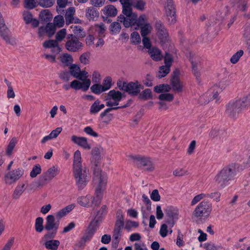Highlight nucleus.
I'll use <instances>...</instances> for the list:
<instances>
[{"mask_svg":"<svg viewBox=\"0 0 250 250\" xmlns=\"http://www.w3.org/2000/svg\"><path fill=\"white\" fill-rule=\"evenodd\" d=\"M55 25L53 22H48L45 26H41L38 29V35L39 37L43 36L46 33L50 38L56 31Z\"/></svg>","mask_w":250,"mask_h":250,"instance_id":"obj_12","label":"nucleus"},{"mask_svg":"<svg viewBox=\"0 0 250 250\" xmlns=\"http://www.w3.org/2000/svg\"><path fill=\"white\" fill-rule=\"evenodd\" d=\"M100 103V101L99 100H97L94 103L91 105L90 108V113L92 114H95L98 113L100 109L99 106V104Z\"/></svg>","mask_w":250,"mask_h":250,"instance_id":"obj_52","label":"nucleus"},{"mask_svg":"<svg viewBox=\"0 0 250 250\" xmlns=\"http://www.w3.org/2000/svg\"><path fill=\"white\" fill-rule=\"evenodd\" d=\"M123 95L119 91L111 90L107 93L106 100H113L119 104L120 101L122 99Z\"/></svg>","mask_w":250,"mask_h":250,"instance_id":"obj_24","label":"nucleus"},{"mask_svg":"<svg viewBox=\"0 0 250 250\" xmlns=\"http://www.w3.org/2000/svg\"><path fill=\"white\" fill-rule=\"evenodd\" d=\"M120 21L123 22L125 27H134L135 29L141 27V34L146 37L151 31V27L149 23H145L144 17H118Z\"/></svg>","mask_w":250,"mask_h":250,"instance_id":"obj_3","label":"nucleus"},{"mask_svg":"<svg viewBox=\"0 0 250 250\" xmlns=\"http://www.w3.org/2000/svg\"><path fill=\"white\" fill-rule=\"evenodd\" d=\"M237 7L239 10L245 11L247 8L248 1L247 0H235Z\"/></svg>","mask_w":250,"mask_h":250,"instance_id":"obj_45","label":"nucleus"},{"mask_svg":"<svg viewBox=\"0 0 250 250\" xmlns=\"http://www.w3.org/2000/svg\"><path fill=\"white\" fill-rule=\"evenodd\" d=\"M102 216H95L93 219L90 222L87 231L90 235H93L99 228L100 223L102 222Z\"/></svg>","mask_w":250,"mask_h":250,"instance_id":"obj_20","label":"nucleus"},{"mask_svg":"<svg viewBox=\"0 0 250 250\" xmlns=\"http://www.w3.org/2000/svg\"><path fill=\"white\" fill-rule=\"evenodd\" d=\"M139 226V223L137 222L133 221L131 220H127L126 221L125 229L128 231H131L132 228H138Z\"/></svg>","mask_w":250,"mask_h":250,"instance_id":"obj_46","label":"nucleus"},{"mask_svg":"<svg viewBox=\"0 0 250 250\" xmlns=\"http://www.w3.org/2000/svg\"><path fill=\"white\" fill-rule=\"evenodd\" d=\"M122 5V13L125 16H137L132 12L133 3L129 0H120Z\"/></svg>","mask_w":250,"mask_h":250,"instance_id":"obj_17","label":"nucleus"},{"mask_svg":"<svg viewBox=\"0 0 250 250\" xmlns=\"http://www.w3.org/2000/svg\"><path fill=\"white\" fill-rule=\"evenodd\" d=\"M67 39L65 46L68 51L75 52L82 49L83 44L75 35L69 34Z\"/></svg>","mask_w":250,"mask_h":250,"instance_id":"obj_11","label":"nucleus"},{"mask_svg":"<svg viewBox=\"0 0 250 250\" xmlns=\"http://www.w3.org/2000/svg\"><path fill=\"white\" fill-rule=\"evenodd\" d=\"M95 7H88L86 10V16H99V11Z\"/></svg>","mask_w":250,"mask_h":250,"instance_id":"obj_62","label":"nucleus"},{"mask_svg":"<svg viewBox=\"0 0 250 250\" xmlns=\"http://www.w3.org/2000/svg\"><path fill=\"white\" fill-rule=\"evenodd\" d=\"M55 3V0H39L38 4L42 7H51Z\"/></svg>","mask_w":250,"mask_h":250,"instance_id":"obj_49","label":"nucleus"},{"mask_svg":"<svg viewBox=\"0 0 250 250\" xmlns=\"http://www.w3.org/2000/svg\"><path fill=\"white\" fill-rule=\"evenodd\" d=\"M188 171L184 168H178L173 171V174L175 176H182L186 175Z\"/></svg>","mask_w":250,"mask_h":250,"instance_id":"obj_63","label":"nucleus"},{"mask_svg":"<svg viewBox=\"0 0 250 250\" xmlns=\"http://www.w3.org/2000/svg\"><path fill=\"white\" fill-rule=\"evenodd\" d=\"M164 58L165 65L170 67L173 62V57L172 55L166 52Z\"/></svg>","mask_w":250,"mask_h":250,"instance_id":"obj_59","label":"nucleus"},{"mask_svg":"<svg viewBox=\"0 0 250 250\" xmlns=\"http://www.w3.org/2000/svg\"><path fill=\"white\" fill-rule=\"evenodd\" d=\"M33 17H23V20L26 24H31L32 27L36 28L39 26V21L36 19H33Z\"/></svg>","mask_w":250,"mask_h":250,"instance_id":"obj_40","label":"nucleus"},{"mask_svg":"<svg viewBox=\"0 0 250 250\" xmlns=\"http://www.w3.org/2000/svg\"><path fill=\"white\" fill-rule=\"evenodd\" d=\"M59 223L55 222V217L53 215H48L45 218L44 229L48 231L52 230L51 232H48L44 235L46 239H53L55 237L57 231L59 228Z\"/></svg>","mask_w":250,"mask_h":250,"instance_id":"obj_6","label":"nucleus"},{"mask_svg":"<svg viewBox=\"0 0 250 250\" xmlns=\"http://www.w3.org/2000/svg\"><path fill=\"white\" fill-rule=\"evenodd\" d=\"M167 3L165 6L166 16H176V9L172 0H167Z\"/></svg>","mask_w":250,"mask_h":250,"instance_id":"obj_27","label":"nucleus"},{"mask_svg":"<svg viewBox=\"0 0 250 250\" xmlns=\"http://www.w3.org/2000/svg\"><path fill=\"white\" fill-rule=\"evenodd\" d=\"M42 172L41 167L40 164H36L35 165L32 170L30 173V176L31 178L36 177L38 174H40Z\"/></svg>","mask_w":250,"mask_h":250,"instance_id":"obj_44","label":"nucleus"},{"mask_svg":"<svg viewBox=\"0 0 250 250\" xmlns=\"http://www.w3.org/2000/svg\"><path fill=\"white\" fill-rule=\"evenodd\" d=\"M82 167V157L81 152L77 150L74 154L73 169L79 168Z\"/></svg>","mask_w":250,"mask_h":250,"instance_id":"obj_26","label":"nucleus"},{"mask_svg":"<svg viewBox=\"0 0 250 250\" xmlns=\"http://www.w3.org/2000/svg\"><path fill=\"white\" fill-rule=\"evenodd\" d=\"M57 45H58V42L56 40H49L45 41L43 43V46L45 48H51L53 47L56 46Z\"/></svg>","mask_w":250,"mask_h":250,"instance_id":"obj_53","label":"nucleus"},{"mask_svg":"<svg viewBox=\"0 0 250 250\" xmlns=\"http://www.w3.org/2000/svg\"><path fill=\"white\" fill-rule=\"evenodd\" d=\"M122 230L114 229L112 235V243L118 246L122 237Z\"/></svg>","mask_w":250,"mask_h":250,"instance_id":"obj_37","label":"nucleus"},{"mask_svg":"<svg viewBox=\"0 0 250 250\" xmlns=\"http://www.w3.org/2000/svg\"><path fill=\"white\" fill-rule=\"evenodd\" d=\"M244 52L242 50H240L234 54L230 59V62L235 64L238 62L241 57L243 55Z\"/></svg>","mask_w":250,"mask_h":250,"instance_id":"obj_50","label":"nucleus"},{"mask_svg":"<svg viewBox=\"0 0 250 250\" xmlns=\"http://www.w3.org/2000/svg\"><path fill=\"white\" fill-rule=\"evenodd\" d=\"M124 225V220L123 216H118L117 219L115 222V228L114 229L122 230Z\"/></svg>","mask_w":250,"mask_h":250,"instance_id":"obj_55","label":"nucleus"},{"mask_svg":"<svg viewBox=\"0 0 250 250\" xmlns=\"http://www.w3.org/2000/svg\"><path fill=\"white\" fill-rule=\"evenodd\" d=\"M93 182L97 186L95 194L96 197L90 195L81 196L78 198L79 204L84 207H89L92 206H98L103 198V191L105 189L107 184V176L103 173L99 168H95L94 171Z\"/></svg>","mask_w":250,"mask_h":250,"instance_id":"obj_1","label":"nucleus"},{"mask_svg":"<svg viewBox=\"0 0 250 250\" xmlns=\"http://www.w3.org/2000/svg\"><path fill=\"white\" fill-rule=\"evenodd\" d=\"M25 190V184L18 185L14 189L12 197L14 199H19Z\"/></svg>","mask_w":250,"mask_h":250,"instance_id":"obj_32","label":"nucleus"},{"mask_svg":"<svg viewBox=\"0 0 250 250\" xmlns=\"http://www.w3.org/2000/svg\"><path fill=\"white\" fill-rule=\"evenodd\" d=\"M126 91L129 94L132 95H137L140 92L141 89L143 88V86L139 84L138 81L136 82H130L127 83L126 87Z\"/></svg>","mask_w":250,"mask_h":250,"instance_id":"obj_21","label":"nucleus"},{"mask_svg":"<svg viewBox=\"0 0 250 250\" xmlns=\"http://www.w3.org/2000/svg\"><path fill=\"white\" fill-rule=\"evenodd\" d=\"M24 174V170L22 168H18L6 173L2 180L7 185H11L16 183Z\"/></svg>","mask_w":250,"mask_h":250,"instance_id":"obj_8","label":"nucleus"},{"mask_svg":"<svg viewBox=\"0 0 250 250\" xmlns=\"http://www.w3.org/2000/svg\"><path fill=\"white\" fill-rule=\"evenodd\" d=\"M203 247L206 250H221L222 249L221 246L216 245L211 242L204 243Z\"/></svg>","mask_w":250,"mask_h":250,"instance_id":"obj_47","label":"nucleus"},{"mask_svg":"<svg viewBox=\"0 0 250 250\" xmlns=\"http://www.w3.org/2000/svg\"><path fill=\"white\" fill-rule=\"evenodd\" d=\"M90 89L93 93L97 95L100 94L103 92L105 91L102 85L98 83H96L92 85L90 87Z\"/></svg>","mask_w":250,"mask_h":250,"instance_id":"obj_42","label":"nucleus"},{"mask_svg":"<svg viewBox=\"0 0 250 250\" xmlns=\"http://www.w3.org/2000/svg\"><path fill=\"white\" fill-rule=\"evenodd\" d=\"M59 78L64 82H68L70 80V74L69 72L62 71L59 73Z\"/></svg>","mask_w":250,"mask_h":250,"instance_id":"obj_57","label":"nucleus"},{"mask_svg":"<svg viewBox=\"0 0 250 250\" xmlns=\"http://www.w3.org/2000/svg\"><path fill=\"white\" fill-rule=\"evenodd\" d=\"M72 31L75 36H77L79 38H83L85 36V33L83 29L79 25L71 27Z\"/></svg>","mask_w":250,"mask_h":250,"instance_id":"obj_35","label":"nucleus"},{"mask_svg":"<svg viewBox=\"0 0 250 250\" xmlns=\"http://www.w3.org/2000/svg\"><path fill=\"white\" fill-rule=\"evenodd\" d=\"M80 70L81 69L78 65L75 64H71L69 67L70 74L76 78L78 77V74Z\"/></svg>","mask_w":250,"mask_h":250,"instance_id":"obj_43","label":"nucleus"},{"mask_svg":"<svg viewBox=\"0 0 250 250\" xmlns=\"http://www.w3.org/2000/svg\"><path fill=\"white\" fill-rule=\"evenodd\" d=\"M165 213L168 218H176V220H177L178 218V210L174 207H167L165 209Z\"/></svg>","mask_w":250,"mask_h":250,"instance_id":"obj_28","label":"nucleus"},{"mask_svg":"<svg viewBox=\"0 0 250 250\" xmlns=\"http://www.w3.org/2000/svg\"><path fill=\"white\" fill-rule=\"evenodd\" d=\"M53 23L55 25L56 28H61L64 25V21L63 17H54Z\"/></svg>","mask_w":250,"mask_h":250,"instance_id":"obj_54","label":"nucleus"},{"mask_svg":"<svg viewBox=\"0 0 250 250\" xmlns=\"http://www.w3.org/2000/svg\"><path fill=\"white\" fill-rule=\"evenodd\" d=\"M78 77H76V78L79 80L82 81V82L89 80L88 79H87L88 77V73L84 70H80L79 72V74H78Z\"/></svg>","mask_w":250,"mask_h":250,"instance_id":"obj_64","label":"nucleus"},{"mask_svg":"<svg viewBox=\"0 0 250 250\" xmlns=\"http://www.w3.org/2000/svg\"><path fill=\"white\" fill-rule=\"evenodd\" d=\"M139 98L143 100H147L152 98V92L150 89H146L140 94Z\"/></svg>","mask_w":250,"mask_h":250,"instance_id":"obj_48","label":"nucleus"},{"mask_svg":"<svg viewBox=\"0 0 250 250\" xmlns=\"http://www.w3.org/2000/svg\"><path fill=\"white\" fill-rule=\"evenodd\" d=\"M157 33L160 40L162 42H165L168 36L167 32L164 25L160 21H157L155 24Z\"/></svg>","mask_w":250,"mask_h":250,"instance_id":"obj_19","label":"nucleus"},{"mask_svg":"<svg viewBox=\"0 0 250 250\" xmlns=\"http://www.w3.org/2000/svg\"><path fill=\"white\" fill-rule=\"evenodd\" d=\"M43 219L41 217H38L36 219L35 229L37 232H41L42 231L43 228Z\"/></svg>","mask_w":250,"mask_h":250,"instance_id":"obj_39","label":"nucleus"},{"mask_svg":"<svg viewBox=\"0 0 250 250\" xmlns=\"http://www.w3.org/2000/svg\"><path fill=\"white\" fill-rule=\"evenodd\" d=\"M192 72L196 77V80L199 83H201V65L199 61H191Z\"/></svg>","mask_w":250,"mask_h":250,"instance_id":"obj_22","label":"nucleus"},{"mask_svg":"<svg viewBox=\"0 0 250 250\" xmlns=\"http://www.w3.org/2000/svg\"><path fill=\"white\" fill-rule=\"evenodd\" d=\"M243 170L242 166L237 163H232L224 167L215 176V183L221 188H224L233 180L238 172Z\"/></svg>","mask_w":250,"mask_h":250,"instance_id":"obj_2","label":"nucleus"},{"mask_svg":"<svg viewBox=\"0 0 250 250\" xmlns=\"http://www.w3.org/2000/svg\"><path fill=\"white\" fill-rule=\"evenodd\" d=\"M121 29V25L118 22L114 21L110 25L109 30L111 33L113 35L118 34L120 32Z\"/></svg>","mask_w":250,"mask_h":250,"instance_id":"obj_38","label":"nucleus"},{"mask_svg":"<svg viewBox=\"0 0 250 250\" xmlns=\"http://www.w3.org/2000/svg\"><path fill=\"white\" fill-rule=\"evenodd\" d=\"M170 67L163 65L160 67L157 77L159 78H162L165 77L170 71Z\"/></svg>","mask_w":250,"mask_h":250,"instance_id":"obj_41","label":"nucleus"},{"mask_svg":"<svg viewBox=\"0 0 250 250\" xmlns=\"http://www.w3.org/2000/svg\"><path fill=\"white\" fill-rule=\"evenodd\" d=\"M68 0H57V16H73L75 12L74 7L66 8Z\"/></svg>","mask_w":250,"mask_h":250,"instance_id":"obj_9","label":"nucleus"},{"mask_svg":"<svg viewBox=\"0 0 250 250\" xmlns=\"http://www.w3.org/2000/svg\"><path fill=\"white\" fill-rule=\"evenodd\" d=\"M148 53L151 58L156 62L161 61L163 58V55L160 49L156 47H152L148 50Z\"/></svg>","mask_w":250,"mask_h":250,"instance_id":"obj_25","label":"nucleus"},{"mask_svg":"<svg viewBox=\"0 0 250 250\" xmlns=\"http://www.w3.org/2000/svg\"><path fill=\"white\" fill-rule=\"evenodd\" d=\"M91 84L90 80H87L82 82L75 80L70 83L71 88L77 90L82 89L83 91H87Z\"/></svg>","mask_w":250,"mask_h":250,"instance_id":"obj_16","label":"nucleus"},{"mask_svg":"<svg viewBox=\"0 0 250 250\" xmlns=\"http://www.w3.org/2000/svg\"><path fill=\"white\" fill-rule=\"evenodd\" d=\"M131 158L134 160L135 165L139 168L145 167V169L148 171H153L154 166L149 158L140 156H132Z\"/></svg>","mask_w":250,"mask_h":250,"instance_id":"obj_10","label":"nucleus"},{"mask_svg":"<svg viewBox=\"0 0 250 250\" xmlns=\"http://www.w3.org/2000/svg\"><path fill=\"white\" fill-rule=\"evenodd\" d=\"M17 143V139L16 137H13L10 141L6 149V154L8 156H11L13 150Z\"/></svg>","mask_w":250,"mask_h":250,"instance_id":"obj_36","label":"nucleus"},{"mask_svg":"<svg viewBox=\"0 0 250 250\" xmlns=\"http://www.w3.org/2000/svg\"><path fill=\"white\" fill-rule=\"evenodd\" d=\"M131 42L135 44H138L141 42V38L139 33L137 32H133L131 34Z\"/></svg>","mask_w":250,"mask_h":250,"instance_id":"obj_56","label":"nucleus"},{"mask_svg":"<svg viewBox=\"0 0 250 250\" xmlns=\"http://www.w3.org/2000/svg\"><path fill=\"white\" fill-rule=\"evenodd\" d=\"M0 36L2 38L6 43L12 44L10 41V31L6 27L2 17H0Z\"/></svg>","mask_w":250,"mask_h":250,"instance_id":"obj_14","label":"nucleus"},{"mask_svg":"<svg viewBox=\"0 0 250 250\" xmlns=\"http://www.w3.org/2000/svg\"><path fill=\"white\" fill-rule=\"evenodd\" d=\"M44 184L39 177V179L32 182L29 186H27L28 190H35L38 188L44 186Z\"/></svg>","mask_w":250,"mask_h":250,"instance_id":"obj_34","label":"nucleus"},{"mask_svg":"<svg viewBox=\"0 0 250 250\" xmlns=\"http://www.w3.org/2000/svg\"><path fill=\"white\" fill-rule=\"evenodd\" d=\"M211 210V204L208 201L203 200L196 207L192 215L196 218L208 217Z\"/></svg>","mask_w":250,"mask_h":250,"instance_id":"obj_7","label":"nucleus"},{"mask_svg":"<svg viewBox=\"0 0 250 250\" xmlns=\"http://www.w3.org/2000/svg\"><path fill=\"white\" fill-rule=\"evenodd\" d=\"M71 140L73 143L85 149H90L91 148L90 145L88 144L87 139L85 137L72 135Z\"/></svg>","mask_w":250,"mask_h":250,"instance_id":"obj_18","label":"nucleus"},{"mask_svg":"<svg viewBox=\"0 0 250 250\" xmlns=\"http://www.w3.org/2000/svg\"><path fill=\"white\" fill-rule=\"evenodd\" d=\"M169 85L167 84H162L156 85L154 87V91L156 93H161L164 91H169Z\"/></svg>","mask_w":250,"mask_h":250,"instance_id":"obj_51","label":"nucleus"},{"mask_svg":"<svg viewBox=\"0 0 250 250\" xmlns=\"http://www.w3.org/2000/svg\"><path fill=\"white\" fill-rule=\"evenodd\" d=\"M159 99L161 101H167L170 102L173 99V95L170 93H163L161 94L159 96Z\"/></svg>","mask_w":250,"mask_h":250,"instance_id":"obj_60","label":"nucleus"},{"mask_svg":"<svg viewBox=\"0 0 250 250\" xmlns=\"http://www.w3.org/2000/svg\"><path fill=\"white\" fill-rule=\"evenodd\" d=\"M60 242L58 240H49L44 243L46 249L50 250H57Z\"/></svg>","mask_w":250,"mask_h":250,"instance_id":"obj_29","label":"nucleus"},{"mask_svg":"<svg viewBox=\"0 0 250 250\" xmlns=\"http://www.w3.org/2000/svg\"><path fill=\"white\" fill-rule=\"evenodd\" d=\"M59 170L55 167L49 168L46 172L42 174L40 177L46 185L49 181L52 180L55 176L59 174Z\"/></svg>","mask_w":250,"mask_h":250,"instance_id":"obj_15","label":"nucleus"},{"mask_svg":"<svg viewBox=\"0 0 250 250\" xmlns=\"http://www.w3.org/2000/svg\"><path fill=\"white\" fill-rule=\"evenodd\" d=\"M103 11L105 16H116L117 14V9L112 5H107L104 6Z\"/></svg>","mask_w":250,"mask_h":250,"instance_id":"obj_33","label":"nucleus"},{"mask_svg":"<svg viewBox=\"0 0 250 250\" xmlns=\"http://www.w3.org/2000/svg\"><path fill=\"white\" fill-rule=\"evenodd\" d=\"M73 173L78 190H82L88 182V171L86 168L80 167L73 169Z\"/></svg>","mask_w":250,"mask_h":250,"instance_id":"obj_5","label":"nucleus"},{"mask_svg":"<svg viewBox=\"0 0 250 250\" xmlns=\"http://www.w3.org/2000/svg\"><path fill=\"white\" fill-rule=\"evenodd\" d=\"M112 79L110 77H106L103 81L102 86L105 91L109 89L111 86Z\"/></svg>","mask_w":250,"mask_h":250,"instance_id":"obj_58","label":"nucleus"},{"mask_svg":"<svg viewBox=\"0 0 250 250\" xmlns=\"http://www.w3.org/2000/svg\"><path fill=\"white\" fill-rule=\"evenodd\" d=\"M75 207L74 204L69 205L56 212V217L61 218L71 211Z\"/></svg>","mask_w":250,"mask_h":250,"instance_id":"obj_31","label":"nucleus"},{"mask_svg":"<svg viewBox=\"0 0 250 250\" xmlns=\"http://www.w3.org/2000/svg\"><path fill=\"white\" fill-rule=\"evenodd\" d=\"M170 84L172 89L176 92H181L182 90V85L179 80V71L178 70H174L170 79Z\"/></svg>","mask_w":250,"mask_h":250,"instance_id":"obj_13","label":"nucleus"},{"mask_svg":"<svg viewBox=\"0 0 250 250\" xmlns=\"http://www.w3.org/2000/svg\"><path fill=\"white\" fill-rule=\"evenodd\" d=\"M118 104L117 103H116L114 101V102H111V101H108L106 103V105L107 106H110V107L107 108L106 109H105L103 112H102L100 114V117L102 118H103L104 116L106 115V114L110 112L112 110H117L119 108H125L127 107V105H124L123 106H115V107H112L113 105H118Z\"/></svg>","mask_w":250,"mask_h":250,"instance_id":"obj_23","label":"nucleus"},{"mask_svg":"<svg viewBox=\"0 0 250 250\" xmlns=\"http://www.w3.org/2000/svg\"><path fill=\"white\" fill-rule=\"evenodd\" d=\"M146 4L143 0H137L135 3H133V7L139 10L143 11Z\"/></svg>","mask_w":250,"mask_h":250,"instance_id":"obj_61","label":"nucleus"},{"mask_svg":"<svg viewBox=\"0 0 250 250\" xmlns=\"http://www.w3.org/2000/svg\"><path fill=\"white\" fill-rule=\"evenodd\" d=\"M248 99V97H245L235 101H230L226 105V114L230 117H234L236 114L250 104V102Z\"/></svg>","mask_w":250,"mask_h":250,"instance_id":"obj_4","label":"nucleus"},{"mask_svg":"<svg viewBox=\"0 0 250 250\" xmlns=\"http://www.w3.org/2000/svg\"><path fill=\"white\" fill-rule=\"evenodd\" d=\"M60 61L65 66H68L71 65L73 59L71 55L63 53L60 56Z\"/></svg>","mask_w":250,"mask_h":250,"instance_id":"obj_30","label":"nucleus"}]
</instances>
